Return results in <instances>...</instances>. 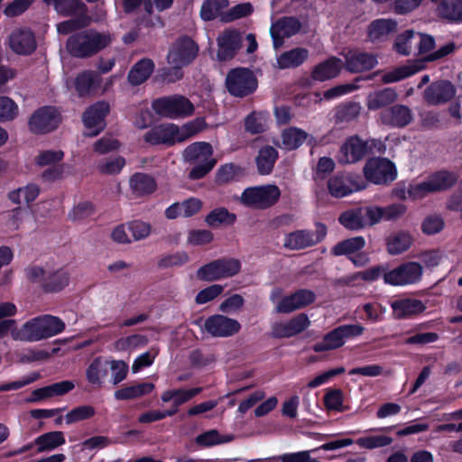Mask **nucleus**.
Returning a JSON list of instances; mask_svg holds the SVG:
<instances>
[{"label":"nucleus","mask_w":462,"mask_h":462,"mask_svg":"<svg viewBox=\"0 0 462 462\" xmlns=\"http://www.w3.org/2000/svg\"><path fill=\"white\" fill-rule=\"evenodd\" d=\"M113 42V35L108 32L89 29L77 32L69 37L66 49L76 58L86 59L96 55Z\"/></svg>","instance_id":"obj_1"},{"label":"nucleus","mask_w":462,"mask_h":462,"mask_svg":"<svg viewBox=\"0 0 462 462\" xmlns=\"http://www.w3.org/2000/svg\"><path fill=\"white\" fill-rule=\"evenodd\" d=\"M65 329V323L58 317L42 315L26 321L19 329L12 331L14 340L36 342L54 337Z\"/></svg>","instance_id":"obj_2"},{"label":"nucleus","mask_w":462,"mask_h":462,"mask_svg":"<svg viewBox=\"0 0 462 462\" xmlns=\"http://www.w3.org/2000/svg\"><path fill=\"white\" fill-rule=\"evenodd\" d=\"M435 46L431 35L407 30L399 34L393 44V49L401 55H423L430 51Z\"/></svg>","instance_id":"obj_3"},{"label":"nucleus","mask_w":462,"mask_h":462,"mask_svg":"<svg viewBox=\"0 0 462 462\" xmlns=\"http://www.w3.org/2000/svg\"><path fill=\"white\" fill-rule=\"evenodd\" d=\"M457 177L448 171H439L430 176L426 180L410 185L407 189L409 198L420 199L430 193L439 192L451 188L457 181Z\"/></svg>","instance_id":"obj_4"},{"label":"nucleus","mask_w":462,"mask_h":462,"mask_svg":"<svg viewBox=\"0 0 462 462\" xmlns=\"http://www.w3.org/2000/svg\"><path fill=\"white\" fill-rule=\"evenodd\" d=\"M281 197V189L273 184L252 187L244 190L241 202L250 208L265 209L275 205Z\"/></svg>","instance_id":"obj_5"},{"label":"nucleus","mask_w":462,"mask_h":462,"mask_svg":"<svg viewBox=\"0 0 462 462\" xmlns=\"http://www.w3.org/2000/svg\"><path fill=\"white\" fill-rule=\"evenodd\" d=\"M241 270V263L235 258L217 259L201 266L197 277L201 281L214 282L233 277Z\"/></svg>","instance_id":"obj_6"},{"label":"nucleus","mask_w":462,"mask_h":462,"mask_svg":"<svg viewBox=\"0 0 462 462\" xmlns=\"http://www.w3.org/2000/svg\"><path fill=\"white\" fill-rule=\"evenodd\" d=\"M152 108L158 115L170 118L189 116L194 111L192 103L185 97L179 95L154 100Z\"/></svg>","instance_id":"obj_7"},{"label":"nucleus","mask_w":462,"mask_h":462,"mask_svg":"<svg viewBox=\"0 0 462 462\" xmlns=\"http://www.w3.org/2000/svg\"><path fill=\"white\" fill-rule=\"evenodd\" d=\"M226 86L231 95L242 97L256 89L257 79L250 69L237 68L227 73Z\"/></svg>","instance_id":"obj_8"},{"label":"nucleus","mask_w":462,"mask_h":462,"mask_svg":"<svg viewBox=\"0 0 462 462\" xmlns=\"http://www.w3.org/2000/svg\"><path fill=\"white\" fill-rule=\"evenodd\" d=\"M364 330V327L359 324L340 326L325 335L312 348L318 353L337 349L345 344L346 338L359 336Z\"/></svg>","instance_id":"obj_9"},{"label":"nucleus","mask_w":462,"mask_h":462,"mask_svg":"<svg viewBox=\"0 0 462 462\" xmlns=\"http://www.w3.org/2000/svg\"><path fill=\"white\" fill-rule=\"evenodd\" d=\"M364 174L367 180L377 185H385L396 178L394 165L385 158H372L364 167Z\"/></svg>","instance_id":"obj_10"},{"label":"nucleus","mask_w":462,"mask_h":462,"mask_svg":"<svg viewBox=\"0 0 462 462\" xmlns=\"http://www.w3.org/2000/svg\"><path fill=\"white\" fill-rule=\"evenodd\" d=\"M198 51V45L189 37L179 38L169 51L168 62L175 68H182L196 58Z\"/></svg>","instance_id":"obj_11"},{"label":"nucleus","mask_w":462,"mask_h":462,"mask_svg":"<svg viewBox=\"0 0 462 462\" xmlns=\"http://www.w3.org/2000/svg\"><path fill=\"white\" fill-rule=\"evenodd\" d=\"M241 329L240 323L234 319L216 314L208 317L202 327L203 332L213 337H228Z\"/></svg>","instance_id":"obj_12"},{"label":"nucleus","mask_w":462,"mask_h":462,"mask_svg":"<svg viewBox=\"0 0 462 462\" xmlns=\"http://www.w3.org/2000/svg\"><path fill=\"white\" fill-rule=\"evenodd\" d=\"M421 275L422 266L416 262H408L385 273L383 280L388 284L402 286L418 282Z\"/></svg>","instance_id":"obj_13"},{"label":"nucleus","mask_w":462,"mask_h":462,"mask_svg":"<svg viewBox=\"0 0 462 462\" xmlns=\"http://www.w3.org/2000/svg\"><path fill=\"white\" fill-rule=\"evenodd\" d=\"M338 221L345 228L351 231L373 226H374V220L372 206L347 209L340 214Z\"/></svg>","instance_id":"obj_14"},{"label":"nucleus","mask_w":462,"mask_h":462,"mask_svg":"<svg viewBox=\"0 0 462 462\" xmlns=\"http://www.w3.org/2000/svg\"><path fill=\"white\" fill-rule=\"evenodd\" d=\"M60 121L61 117L55 107L43 106L31 116L29 128L34 134H45L56 129Z\"/></svg>","instance_id":"obj_15"},{"label":"nucleus","mask_w":462,"mask_h":462,"mask_svg":"<svg viewBox=\"0 0 462 462\" xmlns=\"http://www.w3.org/2000/svg\"><path fill=\"white\" fill-rule=\"evenodd\" d=\"M7 44L13 52L27 56L34 52L37 41L34 32L28 27H16L9 34Z\"/></svg>","instance_id":"obj_16"},{"label":"nucleus","mask_w":462,"mask_h":462,"mask_svg":"<svg viewBox=\"0 0 462 462\" xmlns=\"http://www.w3.org/2000/svg\"><path fill=\"white\" fill-rule=\"evenodd\" d=\"M112 79L102 86V78L98 73L87 70L79 74L74 81L75 89L79 97H88L97 93H105L111 86Z\"/></svg>","instance_id":"obj_17"},{"label":"nucleus","mask_w":462,"mask_h":462,"mask_svg":"<svg viewBox=\"0 0 462 462\" xmlns=\"http://www.w3.org/2000/svg\"><path fill=\"white\" fill-rule=\"evenodd\" d=\"M110 109L109 104L99 101L89 106L82 116L83 123L88 132L86 135L95 136L105 128V117Z\"/></svg>","instance_id":"obj_18"},{"label":"nucleus","mask_w":462,"mask_h":462,"mask_svg":"<svg viewBox=\"0 0 462 462\" xmlns=\"http://www.w3.org/2000/svg\"><path fill=\"white\" fill-rule=\"evenodd\" d=\"M310 326V320L305 313H300L287 321L276 322L272 326V336L276 338L294 337Z\"/></svg>","instance_id":"obj_19"},{"label":"nucleus","mask_w":462,"mask_h":462,"mask_svg":"<svg viewBox=\"0 0 462 462\" xmlns=\"http://www.w3.org/2000/svg\"><path fill=\"white\" fill-rule=\"evenodd\" d=\"M398 23L391 18H379L366 27V40L372 43H382L397 32Z\"/></svg>","instance_id":"obj_20"},{"label":"nucleus","mask_w":462,"mask_h":462,"mask_svg":"<svg viewBox=\"0 0 462 462\" xmlns=\"http://www.w3.org/2000/svg\"><path fill=\"white\" fill-rule=\"evenodd\" d=\"M300 23L293 17H283L273 23L270 28L273 47L279 49L283 45L284 39L290 38L300 32Z\"/></svg>","instance_id":"obj_21"},{"label":"nucleus","mask_w":462,"mask_h":462,"mask_svg":"<svg viewBox=\"0 0 462 462\" xmlns=\"http://www.w3.org/2000/svg\"><path fill=\"white\" fill-rule=\"evenodd\" d=\"M179 126L174 124H162L152 127L148 131L143 138L146 143L151 144H165L171 146L176 143H180L179 138Z\"/></svg>","instance_id":"obj_22"},{"label":"nucleus","mask_w":462,"mask_h":462,"mask_svg":"<svg viewBox=\"0 0 462 462\" xmlns=\"http://www.w3.org/2000/svg\"><path fill=\"white\" fill-rule=\"evenodd\" d=\"M124 10L125 13L143 11V14L138 17V23L146 27L162 24L160 16L153 14L151 0H125Z\"/></svg>","instance_id":"obj_23"},{"label":"nucleus","mask_w":462,"mask_h":462,"mask_svg":"<svg viewBox=\"0 0 462 462\" xmlns=\"http://www.w3.org/2000/svg\"><path fill=\"white\" fill-rule=\"evenodd\" d=\"M314 300L315 294L311 291L300 290L282 298L276 305V311L278 313H291L312 303Z\"/></svg>","instance_id":"obj_24"},{"label":"nucleus","mask_w":462,"mask_h":462,"mask_svg":"<svg viewBox=\"0 0 462 462\" xmlns=\"http://www.w3.org/2000/svg\"><path fill=\"white\" fill-rule=\"evenodd\" d=\"M217 42L218 60H231L241 46V34L236 30H226L218 35Z\"/></svg>","instance_id":"obj_25"},{"label":"nucleus","mask_w":462,"mask_h":462,"mask_svg":"<svg viewBox=\"0 0 462 462\" xmlns=\"http://www.w3.org/2000/svg\"><path fill=\"white\" fill-rule=\"evenodd\" d=\"M367 152V143L357 136H351L341 146L337 161L341 164L360 161Z\"/></svg>","instance_id":"obj_26"},{"label":"nucleus","mask_w":462,"mask_h":462,"mask_svg":"<svg viewBox=\"0 0 462 462\" xmlns=\"http://www.w3.org/2000/svg\"><path fill=\"white\" fill-rule=\"evenodd\" d=\"M453 85L446 80L432 83L424 92L425 100L430 105H439L448 102L455 96Z\"/></svg>","instance_id":"obj_27"},{"label":"nucleus","mask_w":462,"mask_h":462,"mask_svg":"<svg viewBox=\"0 0 462 462\" xmlns=\"http://www.w3.org/2000/svg\"><path fill=\"white\" fill-rule=\"evenodd\" d=\"M377 64L376 57L368 52L354 51L346 55L345 66L351 72H361L373 69Z\"/></svg>","instance_id":"obj_28"},{"label":"nucleus","mask_w":462,"mask_h":462,"mask_svg":"<svg viewBox=\"0 0 462 462\" xmlns=\"http://www.w3.org/2000/svg\"><path fill=\"white\" fill-rule=\"evenodd\" d=\"M413 240V236L408 231H394L386 238L387 253L391 255L401 254L411 248Z\"/></svg>","instance_id":"obj_29"},{"label":"nucleus","mask_w":462,"mask_h":462,"mask_svg":"<svg viewBox=\"0 0 462 462\" xmlns=\"http://www.w3.org/2000/svg\"><path fill=\"white\" fill-rule=\"evenodd\" d=\"M412 113L405 106L396 105L381 114V120L385 125L403 127L412 121Z\"/></svg>","instance_id":"obj_30"},{"label":"nucleus","mask_w":462,"mask_h":462,"mask_svg":"<svg viewBox=\"0 0 462 462\" xmlns=\"http://www.w3.org/2000/svg\"><path fill=\"white\" fill-rule=\"evenodd\" d=\"M365 188V185H359L348 177L334 176L328 181L329 193L336 198H342Z\"/></svg>","instance_id":"obj_31"},{"label":"nucleus","mask_w":462,"mask_h":462,"mask_svg":"<svg viewBox=\"0 0 462 462\" xmlns=\"http://www.w3.org/2000/svg\"><path fill=\"white\" fill-rule=\"evenodd\" d=\"M213 149L208 143H194L183 152L184 160L191 163H204L216 162L212 158Z\"/></svg>","instance_id":"obj_32"},{"label":"nucleus","mask_w":462,"mask_h":462,"mask_svg":"<svg viewBox=\"0 0 462 462\" xmlns=\"http://www.w3.org/2000/svg\"><path fill=\"white\" fill-rule=\"evenodd\" d=\"M398 95L393 88H385L370 92L365 99L369 110L382 109L396 101Z\"/></svg>","instance_id":"obj_33"},{"label":"nucleus","mask_w":462,"mask_h":462,"mask_svg":"<svg viewBox=\"0 0 462 462\" xmlns=\"http://www.w3.org/2000/svg\"><path fill=\"white\" fill-rule=\"evenodd\" d=\"M393 316L396 319H404L417 315L425 310L426 307L421 300L416 299H402L391 304Z\"/></svg>","instance_id":"obj_34"},{"label":"nucleus","mask_w":462,"mask_h":462,"mask_svg":"<svg viewBox=\"0 0 462 462\" xmlns=\"http://www.w3.org/2000/svg\"><path fill=\"white\" fill-rule=\"evenodd\" d=\"M129 187L135 197H143L153 193L157 184L152 176L138 172L129 179Z\"/></svg>","instance_id":"obj_35"},{"label":"nucleus","mask_w":462,"mask_h":462,"mask_svg":"<svg viewBox=\"0 0 462 462\" xmlns=\"http://www.w3.org/2000/svg\"><path fill=\"white\" fill-rule=\"evenodd\" d=\"M342 66L343 62L340 59L332 57L314 67L312 79L318 81L331 79L339 74Z\"/></svg>","instance_id":"obj_36"},{"label":"nucleus","mask_w":462,"mask_h":462,"mask_svg":"<svg viewBox=\"0 0 462 462\" xmlns=\"http://www.w3.org/2000/svg\"><path fill=\"white\" fill-rule=\"evenodd\" d=\"M109 360L102 357L95 358L86 370V377L89 383L100 387L109 370Z\"/></svg>","instance_id":"obj_37"},{"label":"nucleus","mask_w":462,"mask_h":462,"mask_svg":"<svg viewBox=\"0 0 462 462\" xmlns=\"http://www.w3.org/2000/svg\"><path fill=\"white\" fill-rule=\"evenodd\" d=\"M51 4L62 16H88L87 7L80 0H51Z\"/></svg>","instance_id":"obj_38"},{"label":"nucleus","mask_w":462,"mask_h":462,"mask_svg":"<svg viewBox=\"0 0 462 462\" xmlns=\"http://www.w3.org/2000/svg\"><path fill=\"white\" fill-rule=\"evenodd\" d=\"M309 57V51L305 48H294L284 51L277 58V68L281 69L296 68L301 65Z\"/></svg>","instance_id":"obj_39"},{"label":"nucleus","mask_w":462,"mask_h":462,"mask_svg":"<svg viewBox=\"0 0 462 462\" xmlns=\"http://www.w3.org/2000/svg\"><path fill=\"white\" fill-rule=\"evenodd\" d=\"M316 239L312 237V232L297 230L288 234L284 238V247L291 250H301L315 245Z\"/></svg>","instance_id":"obj_40"},{"label":"nucleus","mask_w":462,"mask_h":462,"mask_svg":"<svg viewBox=\"0 0 462 462\" xmlns=\"http://www.w3.org/2000/svg\"><path fill=\"white\" fill-rule=\"evenodd\" d=\"M365 246L363 236H355L343 240L331 248V254L335 256L348 255L349 257L359 252Z\"/></svg>","instance_id":"obj_41"},{"label":"nucleus","mask_w":462,"mask_h":462,"mask_svg":"<svg viewBox=\"0 0 462 462\" xmlns=\"http://www.w3.org/2000/svg\"><path fill=\"white\" fill-rule=\"evenodd\" d=\"M154 64L151 60H141L129 71V82L134 86L142 84L151 76Z\"/></svg>","instance_id":"obj_42"},{"label":"nucleus","mask_w":462,"mask_h":462,"mask_svg":"<svg viewBox=\"0 0 462 462\" xmlns=\"http://www.w3.org/2000/svg\"><path fill=\"white\" fill-rule=\"evenodd\" d=\"M154 388L153 383H142L121 388L115 392L116 400H132L150 393Z\"/></svg>","instance_id":"obj_43"},{"label":"nucleus","mask_w":462,"mask_h":462,"mask_svg":"<svg viewBox=\"0 0 462 462\" xmlns=\"http://www.w3.org/2000/svg\"><path fill=\"white\" fill-rule=\"evenodd\" d=\"M277 157L278 152L273 147L265 146L262 148L256 157L258 172L262 175L270 174L273 169Z\"/></svg>","instance_id":"obj_44"},{"label":"nucleus","mask_w":462,"mask_h":462,"mask_svg":"<svg viewBox=\"0 0 462 462\" xmlns=\"http://www.w3.org/2000/svg\"><path fill=\"white\" fill-rule=\"evenodd\" d=\"M65 443L64 435L61 431H51L44 433L35 439L34 444L38 447L39 453L52 450Z\"/></svg>","instance_id":"obj_45"},{"label":"nucleus","mask_w":462,"mask_h":462,"mask_svg":"<svg viewBox=\"0 0 462 462\" xmlns=\"http://www.w3.org/2000/svg\"><path fill=\"white\" fill-rule=\"evenodd\" d=\"M374 225L382 220H394L402 216L406 208L402 204H393L388 207H375L372 206Z\"/></svg>","instance_id":"obj_46"},{"label":"nucleus","mask_w":462,"mask_h":462,"mask_svg":"<svg viewBox=\"0 0 462 462\" xmlns=\"http://www.w3.org/2000/svg\"><path fill=\"white\" fill-rule=\"evenodd\" d=\"M307 133L296 127L286 129L282 134V146L286 150H294L307 139Z\"/></svg>","instance_id":"obj_47"},{"label":"nucleus","mask_w":462,"mask_h":462,"mask_svg":"<svg viewBox=\"0 0 462 462\" xmlns=\"http://www.w3.org/2000/svg\"><path fill=\"white\" fill-rule=\"evenodd\" d=\"M438 11L448 21L462 22V0H443Z\"/></svg>","instance_id":"obj_48"},{"label":"nucleus","mask_w":462,"mask_h":462,"mask_svg":"<svg viewBox=\"0 0 462 462\" xmlns=\"http://www.w3.org/2000/svg\"><path fill=\"white\" fill-rule=\"evenodd\" d=\"M40 194V188L36 184H28L10 193V199L16 204H29Z\"/></svg>","instance_id":"obj_49"},{"label":"nucleus","mask_w":462,"mask_h":462,"mask_svg":"<svg viewBox=\"0 0 462 462\" xmlns=\"http://www.w3.org/2000/svg\"><path fill=\"white\" fill-rule=\"evenodd\" d=\"M228 5L227 0H206L200 10V16L205 21H210L223 15L222 10Z\"/></svg>","instance_id":"obj_50"},{"label":"nucleus","mask_w":462,"mask_h":462,"mask_svg":"<svg viewBox=\"0 0 462 462\" xmlns=\"http://www.w3.org/2000/svg\"><path fill=\"white\" fill-rule=\"evenodd\" d=\"M69 275L67 271L59 269L52 273H48L45 281V290L49 291H58L69 284Z\"/></svg>","instance_id":"obj_51"},{"label":"nucleus","mask_w":462,"mask_h":462,"mask_svg":"<svg viewBox=\"0 0 462 462\" xmlns=\"http://www.w3.org/2000/svg\"><path fill=\"white\" fill-rule=\"evenodd\" d=\"M361 112V106L359 103L350 102L337 108L335 119L336 123L343 124L348 123L358 117Z\"/></svg>","instance_id":"obj_52"},{"label":"nucleus","mask_w":462,"mask_h":462,"mask_svg":"<svg viewBox=\"0 0 462 462\" xmlns=\"http://www.w3.org/2000/svg\"><path fill=\"white\" fill-rule=\"evenodd\" d=\"M419 70L415 65H404L385 72L382 77V81L385 84L393 83L402 80Z\"/></svg>","instance_id":"obj_53"},{"label":"nucleus","mask_w":462,"mask_h":462,"mask_svg":"<svg viewBox=\"0 0 462 462\" xmlns=\"http://www.w3.org/2000/svg\"><path fill=\"white\" fill-rule=\"evenodd\" d=\"M233 436H221L217 430H208L196 438V443L199 446L209 447L222 443L230 442Z\"/></svg>","instance_id":"obj_54"},{"label":"nucleus","mask_w":462,"mask_h":462,"mask_svg":"<svg viewBox=\"0 0 462 462\" xmlns=\"http://www.w3.org/2000/svg\"><path fill=\"white\" fill-rule=\"evenodd\" d=\"M125 165V160L121 156H117L100 161L97 163V170L102 174L115 175L118 174Z\"/></svg>","instance_id":"obj_55"},{"label":"nucleus","mask_w":462,"mask_h":462,"mask_svg":"<svg viewBox=\"0 0 462 462\" xmlns=\"http://www.w3.org/2000/svg\"><path fill=\"white\" fill-rule=\"evenodd\" d=\"M95 415V409L90 405H81L72 409L69 411L66 416V422L68 424H73L90 419Z\"/></svg>","instance_id":"obj_56"},{"label":"nucleus","mask_w":462,"mask_h":462,"mask_svg":"<svg viewBox=\"0 0 462 462\" xmlns=\"http://www.w3.org/2000/svg\"><path fill=\"white\" fill-rule=\"evenodd\" d=\"M189 256L186 252L180 251L162 256L158 262L161 268L181 266L188 263Z\"/></svg>","instance_id":"obj_57"},{"label":"nucleus","mask_w":462,"mask_h":462,"mask_svg":"<svg viewBox=\"0 0 462 462\" xmlns=\"http://www.w3.org/2000/svg\"><path fill=\"white\" fill-rule=\"evenodd\" d=\"M91 18L88 16L76 17L75 19L67 20L57 24V31L60 34H68L80 28L88 26Z\"/></svg>","instance_id":"obj_58"},{"label":"nucleus","mask_w":462,"mask_h":462,"mask_svg":"<svg viewBox=\"0 0 462 462\" xmlns=\"http://www.w3.org/2000/svg\"><path fill=\"white\" fill-rule=\"evenodd\" d=\"M147 338L142 335H132L130 337H122L116 342V348L119 351H128L145 346Z\"/></svg>","instance_id":"obj_59"},{"label":"nucleus","mask_w":462,"mask_h":462,"mask_svg":"<svg viewBox=\"0 0 462 462\" xmlns=\"http://www.w3.org/2000/svg\"><path fill=\"white\" fill-rule=\"evenodd\" d=\"M18 115V106L8 97H0V122L14 120Z\"/></svg>","instance_id":"obj_60"},{"label":"nucleus","mask_w":462,"mask_h":462,"mask_svg":"<svg viewBox=\"0 0 462 462\" xmlns=\"http://www.w3.org/2000/svg\"><path fill=\"white\" fill-rule=\"evenodd\" d=\"M253 12V6L250 3L239 4L232 7L228 12L222 15V21L229 23L242 17H245L251 14Z\"/></svg>","instance_id":"obj_61"},{"label":"nucleus","mask_w":462,"mask_h":462,"mask_svg":"<svg viewBox=\"0 0 462 462\" xmlns=\"http://www.w3.org/2000/svg\"><path fill=\"white\" fill-rule=\"evenodd\" d=\"M205 127V122L201 118H197L194 121L185 124L181 127H179V138L180 142H183L189 137L197 134L202 131Z\"/></svg>","instance_id":"obj_62"},{"label":"nucleus","mask_w":462,"mask_h":462,"mask_svg":"<svg viewBox=\"0 0 462 462\" xmlns=\"http://www.w3.org/2000/svg\"><path fill=\"white\" fill-rule=\"evenodd\" d=\"M236 219L235 215L230 214L226 208L213 210L206 218L209 226H216L222 223L232 224Z\"/></svg>","instance_id":"obj_63"},{"label":"nucleus","mask_w":462,"mask_h":462,"mask_svg":"<svg viewBox=\"0 0 462 462\" xmlns=\"http://www.w3.org/2000/svg\"><path fill=\"white\" fill-rule=\"evenodd\" d=\"M61 151H42L35 157V163L38 166H53L60 162L63 158Z\"/></svg>","instance_id":"obj_64"}]
</instances>
